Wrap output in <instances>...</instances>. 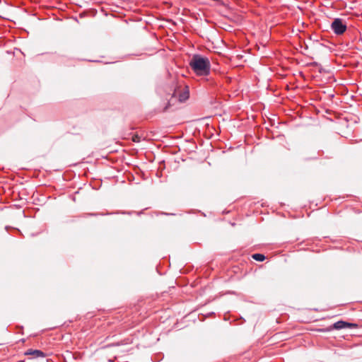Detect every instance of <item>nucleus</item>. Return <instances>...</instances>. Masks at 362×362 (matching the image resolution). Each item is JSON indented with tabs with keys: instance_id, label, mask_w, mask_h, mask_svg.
I'll use <instances>...</instances> for the list:
<instances>
[{
	"instance_id": "f257e3e1",
	"label": "nucleus",
	"mask_w": 362,
	"mask_h": 362,
	"mask_svg": "<svg viewBox=\"0 0 362 362\" xmlns=\"http://www.w3.org/2000/svg\"><path fill=\"white\" fill-rule=\"evenodd\" d=\"M189 65L193 71L200 76H206L211 72V63L209 59L200 54H194L189 62Z\"/></svg>"
},
{
	"instance_id": "f03ea898",
	"label": "nucleus",
	"mask_w": 362,
	"mask_h": 362,
	"mask_svg": "<svg viewBox=\"0 0 362 362\" xmlns=\"http://www.w3.org/2000/svg\"><path fill=\"white\" fill-rule=\"evenodd\" d=\"M331 28L336 35H341L346 30V25L341 18H335L332 24Z\"/></svg>"
},
{
	"instance_id": "7ed1b4c3",
	"label": "nucleus",
	"mask_w": 362,
	"mask_h": 362,
	"mask_svg": "<svg viewBox=\"0 0 362 362\" xmlns=\"http://www.w3.org/2000/svg\"><path fill=\"white\" fill-rule=\"evenodd\" d=\"M344 328H346V322L343 321V320H339V321H337L335 323H334L333 325H332V327L326 329V331H330L332 329H344ZM320 332H325V329H320Z\"/></svg>"
},
{
	"instance_id": "20e7f679",
	"label": "nucleus",
	"mask_w": 362,
	"mask_h": 362,
	"mask_svg": "<svg viewBox=\"0 0 362 362\" xmlns=\"http://www.w3.org/2000/svg\"><path fill=\"white\" fill-rule=\"evenodd\" d=\"M189 90L187 89L185 90L182 93H180L178 95V100L181 103L186 101L189 98Z\"/></svg>"
},
{
	"instance_id": "39448f33",
	"label": "nucleus",
	"mask_w": 362,
	"mask_h": 362,
	"mask_svg": "<svg viewBox=\"0 0 362 362\" xmlns=\"http://www.w3.org/2000/svg\"><path fill=\"white\" fill-rule=\"evenodd\" d=\"M33 353L34 358H45L46 356V354L40 350L35 349Z\"/></svg>"
},
{
	"instance_id": "423d86ee",
	"label": "nucleus",
	"mask_w": 362,
	"mask_h": 362,
	"mask_svg": "<svg viewBox=\"0 0 362 362\" xmlns=\"http://www.w3.org/2000/svg\"><path fill=\"white\" fill-rule=\"evenodd\" d=\"M252 257L255 260L258 261V262H262L266 258L263 254H260V253L253 254Z\"/></svg>"
},
{
	"instance_id": "0eeeda50",
	"label": "nucleus",
	"mask_w": 362,
	"mask_h": 362,
	"mask_svg": "<svg viewBox=\"0 0 362 362\" xmlns=\"http://www.w3.org/2000/svg\"><path fill=\"white\" fill-rule=\"evenodd\" d=\"M132 141H133L134 142H137V143H138V142H140V141H141V137H140L139 135L135 134V135H134V136H132Z\"/></svg>"
},
{
	"instance_id": "6e6552de",
	"label": "nucleus",
	"mask_w": 362,
	"mask_h": 362,
	"mask_svg": "<svg viewBox=\"0 0 362 362\" xmlns=\"http://www.w3.org/2000/svg\"><path fill=\"white\" fill-rule=\"evenodd\" d=\"M357 327V325L355 323H350V322H346V328H353V327Z\"/></svg>"
},
{
	"instance_id": "1a4fd4ad",
	"label": "nucleus",
	"mask_w": 362,
	"mask_h": 362,
	"mask_svg": "<svg viewBox=\"0 0 362 362\" xmlns=\"http://www.w3.org/2000/svg\"><path fill=\"white\" fill-rule=\"evenodd\" d=\"M33 351H34L33 349H28V350L25 353V355H32V356H33Z\"/></svg>"
},
{
	"instance_id": "9d476101",
	"label": "nucleus",
	"mask_w": 362,
	"mask_h": 362,
	"mask_svg": "<svg viewBox=\"0 0 362 362\" xmlns=\"http://www.w3.org/2000/svg\"><path fill=\"white\" fill-rule=\"evenodd\" d=\"M319 71H320V73H322V68H320V70H319Z\"/></svg>"
},
{
	"instance_id": "9b49d317",
	"label": "nucleus",
	"mask_w": 362,
	"mask_h": 362,
	"mask_svg": "<svg viewBox=\"0 0 362 362\" xmlns=\"http://www.w3.org/2000/svg\"><path fill=\"white\" fill-rule=\"evenodd\" d=\"M314 64H315V66H318V65H319L317 62H315V63H314Z\"/></svg>"
}]
</instances>
